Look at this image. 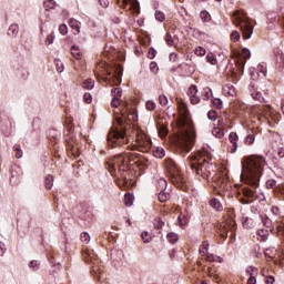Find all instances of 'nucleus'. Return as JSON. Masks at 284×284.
Masks as SVG:
<instances>
[{
  "instance_id": "obj_46",
  "label": "nucleus",
  "mask_w": 284,
  "mask_h": 284,
  "mask_svg": "<svg viewBox=\"0 0 284 284\" xmlns=\"http://www.w3.org/2000/svg\"><path fill=\"white\" fill-rule=\"evenodd\" d=\"M54 64H55V68H57L58 72H63L64 67H63V62L61 60L55 59L54 60Z\"/></svg>"
},
{
  "instance_id": "obj_63",
  "label": "nucleus",
  "mask_w": 284,
  "mask_h": 284,
  "mask_svg": "<svg viewBox=\"0 0 284 284\" xmlns=\"http://www.w3.org/2000/svg\"><path fill=\"white\" fill-rule=\"evenodd\" d=\"M101 8H108L110 6V1L109 0H98Z\"/></svg>"
},
{
  "instance_id": "obj_39",
  "label": "nucleus",
  "mask_w": 284,
  "mask_h": 284,
  "mask_svg": "<svg viewBox=\"0 0 284 284\" xmlns=\"http://www.w3.org/2000/svg\"><path fill=\"white\" fill-rule=\"evenodd\" d=\"M13 150H14V152H16V158H17V159H22V158H23V151H21V145L16 144V145L13 146Z\"/></svg>"
},
{
  "instance_id": "obj_41",
  "label": "nucleus",
  "mask_w": 284,
  "mask_h": 284,
  "mask_svg": "<svg viewBox=\"0 0 284 284\" xmlns=\"http://www.w3.org/2000/svg\"><path fill=\"white\" fill-rule=\"evenodd\" d=\"M210 246V244L207 242H203V244L200 247V254L201 256H206L207 254V247Z\"/></svg>"
},
{
  "instance_id": "obj_55",
  "label": "nucleus",
  "mask_w": 284,
  "mask_h": 284,
  "mask_svg": "<svg viewBox=\"0 0 284 284\" xmlns=\"http://www.w3.org/2000/svg\"><path fill=\"white\" fill-rule=\"evenodd\" d=\"M207 119L210 121H216V119H217L216 111H214V110L209 111Z\"/></svg>"
},
{
  "instance_id": "obj_31",
  "label": "nucleus",
  "mask_w": 284,
  "mask_h": 284,
  "mask_svg": "<svg viewBox=\"0 0 284 284\" xmlns=\"http://www.w3.org/2000/svg\"><path fill=\"white\" fill-rule=\"evenodd\" d=\"M44 184L47 190H52V185H54V178L52 175H47Z\"/></svg>"
},
{
  "instance_id": "obj_42",
  "label": "nucleus",
  "mask_w": 284,
  "mask_h": 284,
  "mask_svg": "<svg viewBox=\"0 0 284 284\" xmlns=\"http://www.w3.org/2000/svg\"><path fill=\"white\" fill-rule=\"evenodd\" d=\"M154 225H155L156 230H163L165 222H163V220H161V217H156L154 220Z\"/></svg>"
},
{
  "instance_id": "obj_15",
  "label": "nucleus",
  "mask_w": 284,
  "mask_h": 284,
  "mask_svg": "<svg viewBox=\"0 0 284 284\" xmlns=\"http://www.w3.org/2000/svg\"><path fill=\"white\" fill-rule=\"evenodd\" d=\"M246 272L250 275L247 284H256V274H258V268L250 266L246 268Z\"/></svg>"
},
{
  "instance_id": "obj_37",
  "label": "nucleus",
  "mask_w": 284,
  "mask_h": 284,
  "mask_svg": "<svg viewBox=\"0 0 284 284\" xmlns=\"http://www.w3.org/2000/svg\"><path fill=\"white\" fill-rule=\"evenodd\" d=\"M240 40H241V32H239L237 30L232 31V33H231V41L236 43Z\"/></svg>"
},
{
  "instance_id": "obj_6",
  "label": "nucleus",
  "mask_w": 284,
  "mask_h": 284,
  "mask_svg": "<svg viewBox=\"0 0 284 284\" xmlns=\"http://www.w3.org/2000/svg\"><path fill=\"white\" fill-rule=\"evenodd\" d=\"M232 21L236 28H240L244 40L252 39V34H254V26H252V22L250 21V18L245 11H234Z\"/></svg>"
},
{
  "instance_id": "obj_13",
  "label": "nucleus",
  "mask_w": 284,
  "mask_h": 284,
  "mask_svg": "<svg viewBox=\"0 0 284 284\" xmlns=\"http://www.w3.org/2000/svg\"><path fill=\"white\" fill-rule=\"evenodd\" d=\"M116 3L120 6V8H132L134 12L139 13L141 10V7L139 4V0H118Z\"/></svg>"
},
{
  "instance_id": "obj_50",
  "label": "nucleus",
  "mask_w": 284,
  "mask_h": 284,
  "mask_svg": "<svg viewBox=\"0 0 284 284\" xmlns=\"http://www.w3.org/2000/svg\"><path fill=\"white\" fill-rule=\"evenodd\" d=\"M265 256H268L270 258H274V256H276V250H274V248H266L265 250Z\"/></svg>"
},
{
  "instance_id": "obj_23",
  "label": "nucleus",
  "mask_w": 284,
  "mask_h": 284,
  "mask_svg": "<svg viewBox=\"0 0 284 284\" xmlns=\"http://www.w3.org/2000/svg\"><path fill=\"white\" fill-rule=\"evenodd\" d=\"M212 134L216 139H223V136H225V132H223V128H221V126L213 128Z\"/></svg>"
},
{
  "instance_id": "obj_14",
  "label": "nucleus",
  "mask_w": 284,
  "mask_h": 284,
  "mask_svg": "<svg viewBox=\"0 0 284 284\" xmlns=\"http://www.w3.org/2000/svg\"><path fill=\"white\" fill-rule=\"evenodd\" d=\"M266 187L284 195V184H276V180H268L266 182Z\"/></svg>"
},
{
  "instance_id": "obj_28",
  "label": "nucleus",
  "mask_w": 284,
  "mask_h": 284,
  "mask_svg": "<svg viewBox=\"0 0 284 284\" xmlns=\"http://www.w3.org/2000/svg\"><path fill=\"white\" fill-rule=\"evenodd\" d=\"M166 239H168L169 243H172V245H174V243L179 242V234H176L174 232H170V233H168Z\"/></svg>"
},
{
  "instance_id": "obj_10",
  "label": "nucleus",
  "mask_w": 284,
  "mask_h": 284,
  "mask_svg": "<svg viewBox=\"0 0 284 284\" xmlns=\"http://www.w3.org/2000/svg\"><path fill=\"white\" fill-rule=\"evenodd\" d=\"M250 57H252V53L248 51L247 48H243L242 52H241V57L237 59L235 65H236V70L233 71V77L236 78V81H239V79H241L242 74H243V70L245 69V61H247V59H250Z\"/></svg>"
},
{
  "instance_id": "obj_1",
  "label": "nucleus",
  "mask_w": 284,
  "mask_h": 284,
  "mask_svg": "<svg viewBox=\"0 0 284 284\" xmlns=\"http://www.w3.org/2000/svg\"><path fill=\"white\" fill-rule=\"evenodd\" d=\"M113 100L111 102L112 108H122V118H116L114 124L111 126L108 133V144L111 148H125L128 145L129 152L139 150V152L148 153L152 150V140L143 130L134 129L131 134L130 123L139 121V114L136 109L130 105L128 102H123L121 97L123 95V89L113 88L111 90Z\"/></svg>"
},
{
  "instance_id": "obj_25",
  "label": "nucleus",
  "mask_w": 284,
  "mask_h": 284,
  "mask_svg": "<svg viewBox=\"0 0 284 284\" xmlns=\"http://www.w3.org/2000/svg\"><path fill=\"white\" fill-rule=\"evenodd\" d=\"M212 97H213V94H212V89H210V88H204L203 90H202V99L204 100V101H210V99H212Z\"/></svg>"
},
{
  "instance_id": "obj_34",
  "label": "nucleus",
  "mask_w": 284,
  "mask_h": 284,
  "mask_svg": "<svg viewBox=\"0 0 284 284\" xmlns=\"http://www.w3.org/2000/svg\"><path fill=\"white\" fill-rule=\"evenodd\" d=\"M83 88H84V90H92V88H94V80H92V79H87V80L83 82Z\"/></svg>"
},
{
  "instance_id": "obj_21",
  "label": "nucleus",
  "mask_w": 284,
  "mask_h": 284,
  "mask_svg": "<svg viewBox=\"0 0 284 284\" xmlns=\"http://www.w3.org/2000/svg\"><path fill=\"white\" fill-rule=\"evenodd\" d=\"M210 205L216 212H223V204L221 203V201H219V199H216V197L212 199L210 201Z\"/></svg>"
},
{
  "instance_id": "obj_11",
  "label": "nucleus",
  "mask_w": 284,
  "mask_h": 284,
  "mask_svg": "<svg viewBox=\"0 0 284 284\" xmlns=\"http://www.w3.org/2000/svg\"><path fill=\"white\" fill-rule=\"evenodd\" d=\"M215 181H217V186L221 190L219 191L220 196H225V192H230L232 190V184L230 183V180H227L226 175L216 176Z\"/></svg>"
},
{
  "instance_id": "obj_33",
  "label": "nucleus",
  "mask_w": 284,
  "mask_h": 284,
  "mask_svg": "<svg viewBox=\"0 0 284 284\" xmlns=\"http://www.w3.org/2000/svg\"><path fill=\"white\" fill-rule=\"evenodd\" d=\"M158 199L160 203H165L170 199V193H165V191H160Z\"/></svg>"
},
{
  "instance_id": "obj_17",
  "label": "nucleus",
  "mask_w": 284,
  "mask_h": 284,
  "mask_svg": "<svg viewBox=\"0 0 284 284\" xmlns=\"http://www.w3.org/2000/svg\"><path fill=\"white\" fill-rule=\"evenodd\" d=\"M178 221L181 227H185V225H187L190 222V213H187V211L181 212L178 216Z\"/></svg>"
},
{
  "instance_id": "obj_19",
  "label": "nucleus",
  "mask_w": 284,
  "mask_h": 284,
  "mask_svg": "<svg viewBox=\"0 0 284 284\" xmlns=\"http://www.w3.org/2000/svg\"><path fill=\"white\" fill-rule=\"evenodd\" d=\"M69 26L72 29L73 34H79L81 32V22L75 19L69 20Z\"/></svg>"
},
{
  "instance_id": "obj_54",
  "label": "nucleus",
  "mask_w": 284,
  "mask_h": 284,
  "mask_svg": "<svg viewBox=\"0 0 284 284\" xmlns=\"http://www.w3.org/2000/svg\"><path fill=\"white\" fill-rule=\"evenodd\" d=\"M124 203H125V205H126L128 207H131V205L133 204V202H132V195L125 194V196H124Z\"/></svg>"
},
{
  "instance_id": "obj_32",
  "label": "nucleus",
  "mask_w": 284,
  "mask_h": 284,
  "mask_svg": "<svg viewBox=\"0 0 284 284\" xmlns=\"http://www.w3.org/2000/svg\"><path fill=\"white\" fill-rule=\"evenodd\" d=\"M158 189L163 192L165 190H168V181L163 178H161L159 181H158Z\"/></svg>"
},
{
  "instance_id": "obj_26",
  "label": "nucleus",
  "mask_w": 284,
  "mask_h": 284,
  "mask_svg": "<svg viewBox=\"0 0 284 284\" xmlns=\"http://www.w3.org/2000/svg\"><path fill=\"white\" fill-rule=\"evenodd\" d=\"M251 97L254 99V101H260V103H265V98H263V93H261V91L252 92Z\"/></svg>"
},
{
  "instance_id": "obj_47",
  "label": "nucleus",
  "mask_w": 284,
  "mask_h": 284,
  "mask_svg": "<svg viewBox=\"0 0 284 284\" xmlns=\"http://www.w3.org/2000/svg\"><path fill=\"white\" fill-rule=\"evenodd\" d=\"M145 105L146 110H149L150 112L156 110V103L152 100H149Z\"/></svg>"
},
{
  "instance_id": "obj_48",
  "label": "nucleus",
  "mask_w": 284,
  "mask_h": 284,
  "mask_svg": "<svg viewBox=\"0 0 284 284\" xmlns=\"http://www.w3.org/2000/svg\"><path fill=\"white\" fill-rule=\"evenodd\" d=\"M80 239L82 241V243H85V245H88V243H90V234L88 232H84L80 235Z\"/></svg>"
},
{
  "instance_id": "obj_29",
  "label": "nucleus",
  "mask_w": 284,
  "mask_h": 284,
  "mask_svg": "<svg viewBox=\"0 0 284 284\" xmlns=\"http://www.w3.org/2000/svg\"><path fill=\"white\" fill-rule=\"evenodd\" d=\"M71 54L74 59H77L79 61V59H81L82 54H81V50H79V47L77 45H72L71 47Z\"/></svg>"
},
{
  "instance_id": "obj_49",
  "label": "nucleus",
  "mask_w": 284,
  "mask_h": 284,
  "mask_svg": "<svg viewBox=\"0 0 284 284\" xmlns=\"http://www.w3.org/2000/svg\"><path fill=\"white\" fill-rule=\"evenodd\" d=\"M155 19L156 21L163 22L165 21V13L161 11H155Z\"/></svg>"
},
{
  "instance_id": "obj_27",
  "label": "nucleus",
  "mask_w": 284,
  "mask_h": 284,
  "mask_svg": "<svg viewBox=\"0 0 284 284\" xmlns=\"http://www.w3.org/2000/svg\"><path fill=\"white\" fill-rule=\"evenodd\" d=\"M9 37H17L19 34V24H11L8 30Z\"/></svg>"
},
{
  "instance_id": "obj_3",
  "label": "nucleus",
  "mask_w": 284,
  "mask_h": 284,
  "mask_svg": "<svg viewBox=\"0 0 284 284\" xmlns=\"http://www.w3.org/2000/svg\"><path fill=\"white\" fill-rule=\"evenodd\" d=\"M132 165H136L140 170H145V168L150 165V160L136 153L125 151L108 161V170L110 174L121 179L123 183L130 181V178H128V170H130Z\"/></svg>"
},
{
  "instance_id": "obj_36",
  "label": "nucleus",
  "mask_w": 284,
  "mask_h": 284,
  "mask_svg": "<svg viewBox=\"0 0 284 284\" xmlns=\"http://www.w3.org/2000/svg\"><path fill=\"white\" fill-rule=\"evenodd\" d=\"M212 104L217 110H223V101L221 99H219V98L213 99Z\"/></svg>"
},
{
  "instance_id": "obj_38",
  "label": "nucleus",
  "mask_w": 284,
  "mask_h": 284,
  "mask_svg": "<svg viewBox=\"0 0 284 284\" xmlns=\"http://www.w3.org/2000/svg\"><path fill=\"white\" fill-rule=\"evenodd\" d=\"M141 236H142L143 243H151L152 242V236H150V233L148 231H143Z\"/></svg>"
},
{
  "instance_id": "obj_16",
  "label": "nucleus",
  "mask_w": 284,
  "mask_h": 284,
  "mask_svg": "<svg viewBox=\"0 0 284 284\" xmlns=\"http://www.w3.org/2000/svg\"><path fill=\"white\" fill-rule=\"evenodd\" d=\"M229 141L232 143L233 148L231 149V154H234L239 148V135L234 132H231L229 135Z\"/></svg>"
},
{
  "instance_id": "obj_43",
  "label": "nucleus",
  "mask_w": 284,
  "mask_h": 284,
  "mask_svg": "<svg viewBox=\"0 0 284 284\" xmlns=\"http://www.w3.org/2000/svg\"><path fill=\"white\" fill-rule=\"evenodd\" d=\"M40 266H41V263H39V261L37 260H33L29 263V267L33 270V272H37V270H39Z\"/></svg>"
},
{
  "instance_id": "obj_7",
  "label": "nucleus",
  "mask_w": 284,
  "mask_h": 284,
  "mask_svg": "<svg viewBox=\"0 0 284 284\" xmlns=\"http://www.w3.org/2000/svg\"><path fill=\"white\" fill-rule=\"evenodd\" d=\"M122 72L123 70H120L115 75L109 79L108 77H110L112 73L110 70H108V63L100 62L95 70V77L99 79V81H102V83H108L109 85H121Z\"/></svg>"
},
{
  "instance_id": "obj_20",
  "label": "nucleus",
  "mask_w": 284,
  "mask_h": 284,
  "mask_svg": "<svg viewBox=\"0 0 284 284\" xmlns=\"http://www.w3.org/2000/svg\"><path fill=\"white\" fill-rule=\"evenodd\" d=\"M270 239V231L265 229H261L257 231V241L265 243Z\"/></svg>"
},
{
  "instance_id": "obj_44",
  "label": "nucleus",
  "mask_w": 284,
  "mask_h": 284,
  "mask_svg": "<svg viewBox=\"0 0 284 284\" xmlns=\"http://www.w3.org/2000/svg\"><path fill=\"white\" fill-rule=\"evenodd\" d=\"M200 19H202V21L207 23V21H210V19H211L210 12H207V11L200 12Z\"/></svg>"
},
{
  "instance_id": "obj_2",
  "label": "nucleus",
  "mask_w": 284,
  "mask_h": 284,
  "mask_svg": "<svg viewBox=\"0 0 284 284\" xmlns=\"http://www.w3.org/2000/svg\"><path fill=\"white\" fill-rule=\"evenodd\" d=\"M263 168H265V158L261 155H253L242 163L241 180L246 185H250L242 189L243 197H240V202L243 205H250V203H254L258 199L256 187H258Z\"/></svg>"
},
{
  "instance_id": "obj_35",
  "label": "nucleus",
  "mask_w": 284,
  "mask_h": 284,
  "mask_svg": "<svg viewBox=\"0 0 284 284\" xmlns=\"http://www.w3.org/2000/svg\"><path fill=\"white\" fill-rule=\"evenodd\" d=\"M197 93H199V87H196V84H193L189 88V91H187L189 97H196Z\"/></svg>"
},
{
  "instance_id": "obj_5",
  "label": "nucleus",
  "mask_w": 284,
  "mask_h": 284,
  "mask_svg": "<svg viewBox=\"0 0 284 284\" xmlns=\"http://www.w3.org/2000/svg\"><path fill=\"white\" fill-rule=\"evenodd\" d=\"M210 161H212L210 155L204 156L203 153H196L189 156L187 166L193 174L203 176V179H205V176L210 179V176H212V173L210 172Z\"/></svg>"
},
{
  "instance_id": "obj_24",
  "label": "nucleus",
  "mask_w": 284,
  "mask_h": 284,
  "mask_svg": "<svg viewBox=\"0 0 284 284\" xmlns=\"http://www.w3.org/2000/svg\"><path fill=\"white\" fill-rule=\"evenodd\" d=\"M153 156H155V159H163V156H165V149L158 146L153 150Z\"/></svg>"
},
{
  "instance_id": "obj_45",
  "label": "nucleus",
  "mask_w": 284,
  "mask_h": 284,
  "mask_svg": "<svg viewBox=\"0 0 284 284\" xmlns=\"http://www.w3.org/2000/svg\"><path fill=\"white\" fill-rule=\"evenodd\" d=\"M194 54H196V57H205V48L196 47L194 50Z\"/></svg>"
},
{
  "instance_id": "obj_9",
  "label": "nucleus",
  "mask_w": 284,
  "mask_h": 284,
  "mask_svg": "<svg viewBox=\"0 0 284 284\" xmlns=\"http://www.w3.org/2000/svg\"><path fill=\"white\" fill-rule=\"evenodd\" d=\"M67 141V152L77 159L81 155V146L85 143V138L79 135L78 138L73 134H70L65 139Z\"/></svg>"
},
{
  "instance_id": "obj_40",
  "label": "nucleus",
  "mask_w": 284,
  "mask_h": 284,
  "mask_svg": "<svg viewBox=\"0 0 284 284\" xmlns=\"http://www.w3.org/2000/svg\"><path fill=\"white\" fill-rule=\"evenodd\" d=\"M261 219L264 227H272V220L267 215H263Z\"/></svg>"
},
{
  "instance_id": "obj_52",
  "label": "nucleus",
  "mask_w": 284,
  "mask_h": 284,
  "mask_svg": "<svg viewBox=\"0 0 284 284\" xmlns=\"http://www.w3.org/2000/svg\"><path fill=\"white\" fill-rule=\"evenodd\" d=\"M159 101H160V105H162V106H165L169 103L168 97L165 94L160 95Z\"/></svg>"
},
{
  "instance_id": "obj_64",
  "label": "nucleus",
  "mask_w": 284,
  "mask_h": 284,
  "mask_svg": "<svg viewBox=\"0 0 284 284\" xmlns=\"http://www.w3.org/2000/svg\"><path fill=\"white\" fill-rule=\"evenodd\" d=\"M276 282V278H274V276H268V277H266V280H265V283L266 284H274Z\"/></svg>"
},
{
  "instance_id": "obj_4",
  "label": "nucleus",
  "mask_w": 284,
  "mask_h": 284,
  "mask_svg": "<svg viewBox=\"0 0 284 284\" xmlns=\"http://www.w3.org/2000/svg\"><path fill=\"white\" fill-rule=\"evenodd\" d=\"M180 119L178 120V135L175 138L176 148L183 152H190L196 143V131L194 130V122L190 118L187 104L179 103Z\"/></svg>"
},
{
  "instance_id": "obj_57",
  "label": "nucleus",
  "mask_w": 284,
  "mask_h": 284,
  "mask_svg": "<svg viewBox=\"0 0 284 284\" xmlns=\"http://www.w3.org/2000/svg\"><path fill=\"white\" fill-rule=\"evenodd\" d=\"M254 141H255L254 134H248L245 139L246 145H252V143H254Z\"/></svg>"
},
{
  "instance_id": "obj_62",
  "label": "nucleus",
  "mask_w": 284,
  "mask_h": 284,
  "mask_svg": "<svg viewBox=\"0 0 284 284\" xmlns=\"http://www.w3.org/2000/svg\"><path fill=\"white\" fill-rule=\"evenodd\" d=\"M83 100H84L87 103H91V102H92V94H90V93H84Z\"/></svg>"
},
{
  "instance_id": "obj_61",
  "label": "nucleus",
  "mask_w": 284,
  "mask_h": 284,
  "mask_svg": "<svg viewBox=\"0 0 284 284\" xmlns=\"http://www.w3.org/2000/svg\"><path fill=\"white\" fill-rule=\"evenodd\" d=\"M216 258H219V256H215L214 254L206 255V261H209V263H213Z\"/></svg>"
},
{
  "instance_id": "obj_8",
  "label": "nucleus",
  "mask_w": 284,
  "mask_h": 284,
  "mask_svg": "<svg viewBox=\"0 0 284 284\" xmlns=\"http://www.w3.org/2000/svg\"><path fill=\"white\" fill-rule=\"evenodd\" d=\"M83 258L85 263L91 265V274L99 281H101V274H103V270L99 266V257L94 253L93 250L87 248L83 251Z\"/></svg>"
},
{
  "instance_id": "obj_22",
  "label": "nucleus",
  "mask_w": 284,
  "mask_h": 284,
  "mask_svg": "<svg viewBox=\"0 0 284 284\" xmlns=\"http://www.w3.org/2000/svg\"><path fill=\"white\" fill-rule=\"evenodd\" d=\"M242 225L245 230H252L256 227V222L252 217H246L243 222Z\"/></svg>"
},
{
  "instance_id": "obj_12",
  "label": "nucleus",
  "mask_w": 284,
  "mask_h": 284,
  "mask_svg": "<svg viewBox=\"0 0 284 284\" xmlns=\"http://www.w3.org/2000/svg\"><path fill=\"white\" fill-rule=\"evenodd\" d=\"M165 168L168 172L174 176L175 181H183L181 175H179V166H176V162H174V160H166Z\"/></svg>"
},
{
  "instance_id": "obj_59",
  "label": "nucleus",
  "mask_w": 284,
  "mask_h": 284,
  "mask_svg": "<svg viewBox=\"0 0 284 284\" xmlns=\"http://www.w3.org/2000/svg\"><path fill=\"white\" fill-rule=\"evenodd\" d=\"M190 99L193 105H197V103H201V99L196 95H191Z\"/></svg>"
},
{
  "instance_id": "obj_56",
  "label": "nucleus",
  "mask_w": 284,
  "mask_h": 284,
  "mask_svg": "<svg viewBox=\"0 0 284 284\" xmlns=\"http://www.w3.org/2000/svg\"><path fill=\"white\" fill-rule=\"evenodd\" d=\"M150 70L153 72V74H156V72H159V64H156V62H151Z\"/></svg>"
},
{
  "instance_id": "obj_51",
  "label": "nucleus",
  "mask_w": 284,
  "mask_h": 284,
  "mask_svg": "<svg viewBox=\"0 0 284 284\" xmlns=\"http://www.w3.org/2000/svg\"><path fill=\"white\" fill-rule=\"evenodd\" d=\"M54 39H55L54 32H51L47 37V40H45L47 45H52V43H54Z\"/></svg>"
},
{
  "instance_id": "obj_53",
  "label": "nucleus",
  "mask_w": 284,
  "mask_h": 284,
  "mask_svg": "<svg viewBox=\"0 0 284 284\" xmlns=\"http://www.w3.org/2000/svg\"><path fill=\"white\" fill-rule=\"evenodd\" d=\"M165 42L168 43V45H174V38H172V34L170 32H168L165 36Z\"/></svg>"
},
{
  "instance_id": "obj_58",
  "label": "nucleus",
  "mask_w": 284,
  "mask_h": 284,
  "mask_svg": "<svg viewBox=\"0 0 284 284\" xmlns=\"http://www.w3.org/2000/svg\"><path fill=\"white\" fill-rule=\"evenodd\" d=\"M59 30H60V34H63V37H65V34H68V26L61 24L59 27Z\"/></svg>"
},
{
  "instance_id": "obj_60",
  "label": "nucleus",
  "mask_w": 284,
  "mask_h": 284,
  "mask_svg": "<svg viewBox=\"0 0 284 284\" xmlns=\"http://www.w3.org/2000/svg\"><path fill=\"white\" fill-rule=\"evenodd\" d=\"M44 8H54V0H48L43 2Z\"/></svg>"
},
{
  "instance_id": "obj_18",
  "label": "nucleus",
  "mask_w": 284,
  "mask_h": 284,
  "mask_svg": "<svg viewBox=\"0 0 284 284\" xmlns=\"http://www.w3.org/2000/svg\"><path fill=\"white\" fill-rule=\"evenodd\" d=\"M223 94L225 97H236V88L232 84H225L223 87Z\"/></svg>"
},
{
  "instance_id": "obj_30",
  "label": "nucleus",
  "mask_w": 284,
  "mask_h": 284,
  "mask_svg": "<svg viewBox=\"0 0 284 284\" xmlns=\"http://www.w3.org/2000/svg\"><path fill=\"white\" fill-rule=\"evenodd\" d=\"M206 61L207 63H211V65H217L219 63V60H216V55L214 53H207Z\"/></svg>"
}]
</instances>
